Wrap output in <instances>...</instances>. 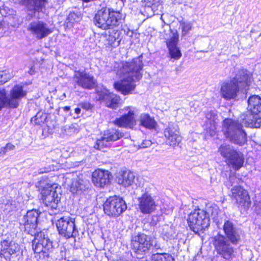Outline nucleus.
Instances as JSON below:
<instances>
[{"mask_svg": "<svg viewBox=\"0 0 261 261\" xmlns=\"http://www.w3.org/2000/svg\"><path fill=\"white\" fill-rule=\"evenodd\" d=\"M142 58L141 55L130 62H122L118 64L115 70L121 80L114 83L117 91L125 95L132 93L135 89V82L142 77Z\"/></svg>", "mask_w": 261, "mask_h": 261, "instance_id": "f257e3e1", "label": "nucleus"}, {"mask_svg": "<svg viewBox=\"0 0 261 261\" xmlns=\"http://www.w3.org/2000/svg\"><path fill=\"white\" fill-rule=\"evenodd\" d=\"M251 81V75L244 69L239 70L232 79L224 81L220 87V95L226 100L236 98L240 91L245 90Z\"/></svg>", "mask_w": 261, "mask_h": 261, "instance_id": "f03ea898", "label": "nucleus"}, {"mask_svg": "<svg viewBox=\"0 0 261 261\" xmlns=\"http://www.w3.org/2000/svg\"><path fill=\"white\" fill-rule=\"evenodd\" d=\"M123 19L122 14L119 11H111L105 7L99 10L95 14L94 22L98 28L108 30L119 25L122 22Z\"/></svg>", "mask_w": 261, "mask_h": 261, "instance_id": "7ed1b4c3", "label": "nucleus"}, {"mask_svg": "<svg viewBox=\"0 0 261 261\" xmlns=\"http://www.w3.org/2000/svg\"><path fill=\"white\" fill-rule=\"evenodd\" d=\"M222 129L226 138L231 143L240 146L246 143L247 134L239 121L226 119L223 121Z\"/></svg>", "mask_w": 261, "mask_h": 261, "instance_id": "20e7f679", "label": "nucleus"}, {"mask_svg": "<svg viewBox=\"0 0 261 261\" xmlns=\"http://www.w3.org/2000/svg\"><path fill=\"white\" fill-rule=\"evenodd\" d=\"M210 218L203 209L195 210L188 217V222L190 229L195 233L202 232L210 226Z\"/></svg>", "mask_w": 261, "mask_h": 261, "instance_id": "39448f33", "label": "nucleus"}, {"mask_svg": "<svg viewBox=\"0 0 261 261\" xmlns=\"http://www.w3.org/2000/svg\"><path fill=\"white\" fill-rule=\"evenodd\" d=\"M33 236L34 239L32 241V248L34 252L42 253L44 256L48 257L49 253L53 249L52 242L42 231H37Z\"/></svg>", "mask_w": 261, "mask_h": 261, "instance_id": "423d86ee", "label": "nucleus"}, {"mask_svg": "<svg viewBox=\"0 0 261 261\" xmlns=\"http://www.w3.org/2000/svg\"><path fill=\"white\" fill-rule=\"evenodd\" d=\"M127 208L125 201L116 196L110 197L103 204V211L107 215L118 217Z\"/></svg>", "mask_w": 261, "mask_h": 261, "instance_id": "0eeeda50", "label": "nucleus"}, {"mask_svg": "<svg viewBox=\"0 0 261 261\" xmlns=\"http://www.w3.org/2000/svg\"><path fill=\"white\" fill-rule=\"evenodd\" d=\"M42 199L45 205L50 210H56L60 201V189L56 184L46 187L41 191Z\"/></svg>", "mask_w": 261, "mask_h": 261, "instance_id": "6e6552de", "label": "nucleus"}, {"mask_svg": "<svg viewBox=\"0 0 261 261\" xmlns=\"http://www.w3.org/2000/svg\"><path fill=\"white\" fill-rule=\"evenodd\" d=\"M231 243L222 234H218L214 238V245L217 253L226 259H230L233 255L234 249Z\"/></svg>", "mask_w": 261, "mask_h": 261, "instance_id": "1a4fd4ad", "label": "nucleus"}, {"mask_svg": "<svg viewBox=\"0 0 261 261\" xmlns=\"http://www.w3.org/2000/svg\"><path fill=\"white\" fill-rule=\"evenodd\" d=\"M59 233L66 238H75L78 234L74 219L69 216H64L59 219L56 222Z\"/></svg>", "mask_w": 261, "mask_h": 261, "instance_id": "9d476101", "label": "nucleus"}, {"mask_svg": "<svg viewBox=\"0 0 261 261\" xmlns=\"http://www.w3.org/2000/svg\"><path fill=\"white\" fill-rule=\"evenodd\" d=\"M152 246L151 238L144 233H140L133 238L132 248L138 254H143L147 252Z\"/></svg>", "mask_w": 261, "mask_h": 261, "instance_id": "9b49d317", "label": "nucleus"}, {"mask_svg": "<svg viewBox=\"0 0 261 261\" xmlns=\"http://www.w3.org/2000/svg\"><path fill=\"white\" fill-rule=\"evenodd\" d=\"M40 213L38 210L35 209L27 212L20 223L24 225V231L32 236H33L35 232H37L38 219Z\"/></svg>", "mask_w": 261, "mask_h": 261, "instance_id": "f8f14e48", "label": "nucleus"}, {"mask_svg": "<svg viewBox=\"0 0 261 261\" xmlns=\"http://www.w3.org/2000/svg\"><path fill=\"white\" fill-rule=\"evenodd\" d=\"M27 30L37 39L41 40L53 32L47 23L42 21H35L30 23L27 27Z\"/></svg>", "mask_w": 261, "mask_h": 261, "instance_id": "ddd939ff", "label": "nucleus"}, {"mask_svg": "<svg viewBox=\"0 0 261 261\" xmlns=\"http://www.w3.org/2000/svg\"><path fill=\"white\" fill-rule=\"evenodd\" d=\"M231 196L239 207L246 208L251 204L248 192L240 186H235L231 189Z\"/></svg>", "mask_w": 261, "mask_h": 261, "instance_id": "4468645a", "label": "nucleus"}, {"mask_svg": "<svg viewBox=\"0 0 261 261\" xmlns=\"http://www.w3.org/2000/svg\"><path fill=\"white\" fill-rule=\"evenodd\" d=\"M20 253L19 245L9 240H4L0 245V256L6 259H10L12 255L17 256Z\"/></svg>", "mask_w": 261, "mask_h": 261, "instance_id": "2eb2a0df", "label": "nucleus"}, {"mask_svg": "<svg viewBox=\"0 0 261 261\" xmlns=\"http://www.w3.org/2000/svg\"><path fill=\"white\" fill-rule=\"evenodd\" d=\"M97 94L98 99L103 101L107 107L116 109L118 107L119 96L110 92L106 88H103L100 90H97Z\"/></svg>", "mask_w": 261, "mask_h": 261, "instance_id": "dca6fc26", "label": "nucleus"}, {"mask_svg": "<svg viewBox=\"0 0 261 261\" xmlns=\"http://www.w3.org/2000/svg\"><path fill=\"white\" fill-rule=\"evenodd\" d=\"M139 209L143 214H150L155 211L156 205L154 199L148 192L138 198Z\"/></svg>", "mask_w": 261, "mask_h": 261, "instance_id": "f3484780", "label": "nucleus"}, {"mask_svg": "<svg viewBox=\"0 0 261 261\" xmlns=\"http://www.w3.org/2000/svg\"><path fill=\"white\" fill-rule=\"evenodd\" d=\"M45 0H22V4L28 10L31 18H39V13L44 6Z\"/></svg>", "mask_w": 261, "mask_h": 261, "instance_id": "a211bd4d", "label": "nucleus"}, {"mask_svg": "<svg viewBox=\"0 0 261 261\" xmlns=\"http://www.w3.org/2000/svg\"><path fill=\"white\" fill-rule=\"evenodd\" d=\"M73 81L79 86L85 89H92L95 85L93 76L86 72L75 71Z\"/></svg>", "mask_w": 261, "mask_h": 261, "instance_id": "6ab92c4d", "label": "nucleus"}, {"mask_svg": "<svg viewBox=\"0 0 261 261\" xmlns=\"http://www.w3.org/2000/svg\"><path fill=\"white\" fill-rule=\"evenodd\" d=\"M116 181L118 184L124 187L133 186L136 187L140 186L138 177L135 173L130 171H124L118 174Z\"/></svg>", "mask_w": 261, "mask_h": 261, "instance_id": "aec40b11", "label": "nucleus"}, {"mask_svg": "<svg viewBox=\"0 0 261 261\" xmlns=\"http://www.w3.org/2000/svg\"><path fill=\"white\" fill-rule=\"evenodd\" d=\"M111 177L112 175L108 170L98 169L93 172L92 180L95 186L102 188L110 184Z\"/></svg>", "mask_w": 261, "mask_h": 261, "instance_id": "412c9836", "label": "nucleus"}, {"mask_svg": "<svg viewBox=\"0 0 261 261\" xmlns=\"http://www.w3.org/2000/svg\"><path fill=\"white\" fill-rule=\"evenodd\" d=\"M164 135L167 139V144L170 146L174 147L178 145L181 141L177 126L173 123L169 124L168 127L164 130Z\"/></svg>", "mask_w": 261, "mask_h": 261, "instance_id": "4be33fe9", "label": "nucleus"}, {"mask_svg": "<svg viewBox=\"0 0 261 261\" xmlns=\"http://www.w3.org/2000/svg\"><path fill=\"white\" fill-rule=\"evenodd\" d=\"M223 229L226 236L232 244H237L240 240V236L239 229L230 220H226L224 222Z\"/></svg>", "mask_w": 261, "mask_h": 261, "instance_id": "5701e85b", "label": "nucleus"}, {"mask_svg": "<svg viewBox=\"0 0 261 261\" xmlns=\"http://www.w3.org/2000/svg\"><path fill=\"white\" fill-rule=\"evenodd\" d=\"M26 95L21 85H17L14 86L10 91V97L8 100L9 107L16 108L18 107L19 100Z\"/></svg>", "mask_w": 261, "mask_h": 261, "instance_id": "b1692460", "label": "nucleus"}, {"mask_svg": "<svg viewBox=\"0 0 261 261\" xmlns=\"http://www.w3.org/2000/svg\"><path fill=\"white\" fill-rule=\"evenodd\" d=\"M178 41V34L177 33H173L172 37L166 42L170 55L172 58L175 60L179 59L181 56V53L177 47Z\"/></svg>", "mask_w": 261, "mask_h": 261, "instance_id": "393cba45", "label": "nucleus"}, {"mask_svg": "<svg viewBox=\"0 0 261 261\" xmlns=\"http://www.w3.org/2000/svg\"><path fill=\"white\" fill-rule=\"evenodd\" d=\"M226 162L234 170L238 171L243 166L244 162L243 154L236 150Z\"/></svg>", "mask_w": 261, "mask_h": 261, "instance_id": "a878e982", "label": "nucleus"}, {"mask_svg": "<svg viewBox=\"0 0 261 261\" xmlns=\"http://www.w3.org/2000/svg\"><path fill=\"white\" fill-rule=\"evenodd\" d=\"M70 190L73 193H80L84 190L86 187L87 180L83 178V175L80 174L72 178Z\"/></svg>", "mask_w": 261, "mask_h": 261, "instance_id": "bb28decb", "label": "nucleus"}, {"mask_svg": "<svg viewBox=\"0 0 261 261\" xmlns=\"http://www.w3.org/2000/svg\"><path fill=\"white\" fill-rule=\"evenodd\" d=\"M248 109L251 114L261 113V98L258 95L250 96L248 100Z\"/></svg>", "mask_w": 261, "mask_h": 261, "instance_id": "cd10ccee", "label": "nucleus"}, {"mask_svg": "<svg viewBox=\"0 0 261 261\" xmlns=\"http://www.w3.org/2000/svg\"><path fill=\"white\" fill-rule=\"evenodd\" d=\"M114 123L120 127L132 128L136 124V120L133 115H122L114 121Z\"/></svg>", "mask_w": 261, "mask_h": 261, "instance_id": "c85d7f7f", "label": "nucleus"}, {"mask_svg": "<svg viewBox=\"0 0 261 261\" xmlns=\"http://www.w3.org/2000/svg\"><path fill=\"white\" fill-rule=\"evenodd\" d=\"M109 35L106 36L105 45L107 47L112 46L116 47L119 46L121 39L119 37L120 33L117 31L113 30Z\"/></svg>", "mask_w": 261, "mask_h": 261, "instance_id": "c756f323", "label": "nucleus"}, {"mask_svg": "<svg viewBox=\"0 0 261 261\" xmlns=\"http://www.w3.org/2000/svg\"><path fill=\"white\" fill-rule=\"evenodd\" d=\"M79 132V126L76 124H73L62 127L59 134L61 137L66 138L74 135Z\"/></svg>", "mask_w": 261, "mask_h": 261, "instance_id": "7c9ffc66", "label": "nucleus"}, {"mask_svg": "<svg viewBox=\"0 0 261 261\" xmlns=\"http://www.w3.org/2000/svg\"><path fill=\"white\" fill-rule=\"evenodd\" d=\"M259 115H246L243 118V123L247 127H259L261 124V117Z\"/></svg>", "mask_w": 261, "mask_h": 261, "instance_id": "2f4dec72", "label": "nucleus"}, {"mask_svg": "<svg viewBox=\"0 0 261 261\" xmlns=\"http://www.w3.org/2000/svg\"><path fill=\"white\" fill-rule=\"evenodd\" d=\"M236 150V149H234L232 146L226 143L221 144L218 150V152H219L221 156L225 160V162L228 160Z\"/></svg>", "mask_w": 261, "mask_h": 261, "instance_id": "473e14b6", "label": "nucleus"}, {"mask_svg": "<svg viewBox=\"0 0 261 261\" xmlns=\"http://www.w3.org/2000/svg\"><path fill=\"white\" fill-rule=\"evenodd\" d=\"M175 232L173 227L168 225H165L162 227L161 233L162 238L166 241L174 238Z\"/></svg>", "mask_w": 261, "mask_h": 261, "instance_id": "72a5a7b5", "label": "nucleus"}, {"mask_svg": "<svg viewBox=\"0 0 261 261\" xmlns=\"http://www.w3.org/2000/svg\"><path fill=\"white\" fill-rule=\"evenodd\" d=\"M103 136L105 138L110 142L117 141L121 138L123 135L118 130L109 129L105 132Z\"/></svg>", "mask_w": 261, "mask_h": 261, "instance_id": "f704fd0d", "label": "nucleus"}, {"mask_svg": "<svg viewBox=\"0 0 261 261\" xmlns=\"http://www.w3.org/2000/svg\"><path fill=\"white\" fill-rule=\"evenodd\" d=\"M141 124L148 129H154L157 126V123L153 118L149 115H144L141 119Z\"/></svg>", "mask_w": 261, "mask_h": 261, "instance_id": "c9c22d12", "label": "nucleus"}, {"mask_svg": "<svg viewBox=\"0 0 261 261\" xmlns=\"http://www.w3.org/2000/svg\"><path fill=\"white\" fill-rule=\"evenodd\" d=\"M47 124L42 130V134L44 137L47 136V133L53 134L54 133L57 127V123L56 121L51 120L50 122L47 121Z\"/></svg>", "mask_w": 261, "mask_h": 261, "instance_id": "e433bc0d", "label": "nucleus"}, {"mask_svg": "<svg viewBox=\"0 0 261 261\" xmlns=\"http://www.w3.org/2000/svg\"><path fill=\"white\" fill-rule=\"evenodd\" d=\"M205 212H206L208 218H210L211 216L212 219H215L218 215L219 208L217 205L214 204L207 207Z\"/></svg>", "mask_w": 261, "mask_h": 261, "instance_id": "4c0bfd02", "label": "nucleus"}, {"mask_svg": "<svg viewBox=\"0 0 261 261\" xmlns=\"http://www.w3.org/2000/svg\"><path fill=\"white\" fill-rule=\"evenodd\" d=\"M81 19L82 15L81 12L79 11L70 12L67 17V20L69 22L71 23L79 22Z\"/></svg>", "mask_w": 261, "mask_h": 261, "instance_id": "58836bf2", "label": "nucleus"}, {"mask_svg": "<svg viewBox=\"0 0 261 261\" xmlns=\"http://www.w3.org/2000/svg\"><path fill=\"white\" fill-rule=\"evenodd\" d=\"M109 145L110 143L109 141L105 138V136L103 135L100 139H98L97 140L94 147L97 149L103 150L105 148L109 147Z\"/></svg>", "mask_w": 261, "mask_h": 261, "instance_id": "ea45409f", "label": "nucleus"}, {"mask_svg": "<svg viewBox=\"0 0 261 261\" xmlns=\"http://www.w3.org/2000/svg\"><path fill=\"white\" fill-rule=\"evenodd\" d=\"M153 261H174L171 255L168 254H157L152 257Z\"/></svg>", "mask_w": 261, "mask_h": 261, "instance_id": "a19ab883", "label": "nucleus"}, {"mask_svg": "<svg viewBox=\"0 0 261 261\" xmlns=\"http://www.w3.org/2000/svg\"><path fill=\"white\" fill-rule=\"evenodd\" d=\"M47 119V115H35L31 119V122L35 125H41L44 123Z\"/></svg>", "mask_w": 261, "mask_h": 261, "instance_id": "79ce46f5", "label": "nucleus"}, {"mask_svg": "<svg viewBox=\"0 0 261 261\" xmlns=\"http://www.w3.org/2000/svg\"><path fill=\"white\" fill-rule=\"evenodd\" d=\"M8 100L6 90L4 89H0V109L4 107H9Z\"/></svg>", "mask_w": 261, "mask_h": 261, "instance_id": "37998d69", "label": "nucleus"}, {"mask_svg": "<svg viewBox=\"0 0 261 261\" xmlns=\"http://www.w3.org/2000/svg\"><path fill=\"white\" fill-rule=\"evenodd\" d=\"M241 179L237 177L234 175H230L229 177L228 180L226 183V186L228 188L232 187L233 188L235 186H239L238 185L241 182Z\"/></svg>", "mask_w": 261, "mask_h": 261, "instance_id": "c03bdc74", "label": "nucleus"}, {"mask_svg": "<svg viewBox=\"0 0 261 261\" xmlns=\"http://www.w3.org/2000/svg\"><path fill=\"white\" fill-rule=\"evenodd\" d=\"M181 29L182 36L186 35L192 29V24L190 22L181 21L180 23Z\"/></svg>", "mask_w": 261, "mask_h": 261, "instance_id": "a18cd8bd", "label": "nucleus"}, {"mask_svg": "<svg viewBox=\"0 0 261 261\" xmlns=\"http://www.w3.org/2000/svg\"><path fill=\"white\" fill-rule=\"evenodd\" d=\"M10 20L11 21L10 23L11 25L14 27H18L22 23V19L20 17L15 15L14 16H10L9 17Z\"/></svg>", "mask_w": 261, "mask_h": 261, "instance_id": "49530a36", "label": "nucleus"}, {"mask_svg": "<svg viewBox=\"0 0 261 261\" xmlns=\"http://www.w3.org/2000/svg\"><path fill=\"white\" fill-rule=\"evenodd\" d=\"M13 77V75L6 71L0 72V83H5Z\"/></svg>", "mask_w": 261, "mask_h": 261, "instance_id": "de8ad7c7", "label": "nucleus"}, {"mask_svg": "<svg viewBox=\"0 0 261 261\" xmlns=\"http://www.w3.org/2000/svg\"><path fill=\"white\" fill-rule=\"evenodd\" d=\"M138 110L135 107H127L122 109L121 112L123 114H135L138 113Z\"/></svg>", "mask_w": 261, "mask_h": 261, "instance_id": "09e8293b", "label": "nucleus"}, {"mask_svg": "<svg viewBox=\"0 0 261 261\" xmlns=\"http://www.w3.org/2000/svg\"><path fill=\"white\" fill-rule=\"evenodd\" d=\"M15 146L11 143H8L6 146L1 148L0 151V155L5 154L8 150H13Z\"/></svg>", "mask_w": 261, "mask_h": 261, "instance_id": "8fccbe9b", "label": "nucleus"}, {"mask_svg": "<svg viewBox=\"0 0 261 261\" xmlns=\"http://www.w3.org/2000/svg\"><path fill=\"white\" fill-rule=\"evenodd\" d=\"M153 143L150 140H144L139 145V147L140 148H145L150 147Z\"/></svg>", "mask_w": 261, "mask_h": 261, "instance_id": "3c124183", "label": "nucleus"}, {"mask_svg": "<svg viewBox=\"0 0 261 261\" xmlns=\"http://www.w3.org/2000/svg\"><path fill=\"white\" fill-rule=\"evenodd\" d=\"M79 107L86 111L91 110L93 108V106L91 105L90 103L86 102L80 103L79 105Z\"/></svg>", "mask_w": 261, "mask_h": 261, "instance_id": "603ef678", "label": "nucleus"}, {"mask_svg": "<svg viewBox=\"0 0 261 261\" xmlns=\"http://www.w3.org/2000/svg\"><path fill=\"white\" fill-rule=\"evenodd\" d=\"M83 161V160L81 161H75V162L73 163V166L74 167H78V166H79L81 165V163H82Z\"/></svg>", "mask_w": 261, "mask_h": 261, "instance_id": "864d4df0", "label": "nucleus"}, {"mask_svg": "<svg viewBox=\"0 0 261 261\" xmlns=\"http://www.w3.org/2000/svg\"><path fill=\"white\" fill-rule=\"evenodd\" d=\"M152 246H153V247L155 248V249H156V250L161 248L160 245L158 244L157 243H155L154 244V245L152 244Z\"/></svg>", "mask_w": 261, "mask_h": 261, "instance_id": "5fc2aeb1", "label": "nucleus"}, {"mask_svg": "<svg viewBox=\"0 0 261 261\" xmlns=\"http://www.w3.org/2000/svg\"><path fill=\"white\" fill-rule=\"evenodd\" d=\"M81 112V107L76 108L75 109V113L79 114Z\"/></svg>", "mask_w": 261, "mask_h": 261, "instance_id": "6e6d98bb", "label": "nucleus"}, {"mask_svg": "<svg viewBox=\"0 0 261 261\" xmlns=\"http://www.w3.org/2000/svg\"><path fill=\"white\" fill-rule=\"evenodd\" d=\"M63 109L64 110V112L65 113H67L70 110V107H65L63 108Z\"/></svg>", "mask_w": 261, "mask_h": 261, "instance_id": "4d7b16f0", "label": "nucleus"}, {"mask_svg": "<svg viewBox=\"0 0 261 261\" xmlns=\"http://www.w3.org/2000/svg\"><path fill=\"white\" fill-rule=\"evenodd\" d=\"M2 23L0 22V29L2 28Z\"/></svg>", "mask_w": 261, "mask_h": 261, "instance_id": "13d9d810", "label": "nucleus"}]
</instances>
